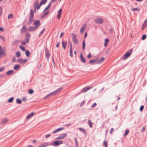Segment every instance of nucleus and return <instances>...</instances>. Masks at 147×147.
<instances>
[{
    "mask_svg": "<svg viewBox=\"0 0 147 147\" xmlns=\"http://www.w3.org/2000/svg\"><path fill=\"white\" fill-rule=\"evenodd\" d=\"M49 145V143L46 142L44 143L40 146H38V147H46Z\"/></svg>",
    "mask_w": 147,
    "mask_h": 147,
    "instance_id": "f3484780",
    "label": "nucleus"
},
{
    "mask_svg": "<svg viewBox=\"0 0 147 147\" xmlns=\"http://www.w3.org/2000/svg\"><path fill=\"white\" fill-rule=\"evenodd\" d=\"M67 135L66 134H62L60 136H59L57 137L56 139H64V138H65Z\"/></svg>",
    "mask_w": 147,
    "mask_h": 147,
    "instance_id": "1a4fd4ad",
    "label": "nucleus"
},
{
    "mask_svg": "<svg viewBox=\"0 0 147 147\" xmlns=\"http://www.w3.org/2000/svg\"><path fill=\"white\" fill-rule=\"evenodd\" d=\"M75 142L76 144V146L77 147L78 145V142L76 138L75 139Z\"/></svg>",
    "mask_w": 147,
    "mask_h": 147,
    "instance_id": "6e6d98bb",
    "label": "nucleus"
},
{
    "mask_svg": "<svg viewBox=\"0 0 147 147\" xmlns=\"http://www.w3.org/2000/svg\"><path fill=\"white\" fill-rule=\"evenodd\" d=\"M145 126H144L142 129V132H143L145 130Z\"/></svg>",
    "mask_w": 147,
    "mask_h": 147,
    "instance_id": "680f3d73",
    "label": "nucleus"
},
{
    "mask_svg": "<svg viewBox=\"0 0 147 147\" xmlns=\"http://www.w3.org/2000/svg\"><path fill=\"white\" fill-rule=\"evenodd\" d=\"M60 42H58L57 43V45H56V47H59V45H60Z\"/></svg>",
    "mask_w": 147,
    "mask_h": 147,
    "instance_id": "e2e57ef3",
    "label": "nucleus"
},
{
    "mask_svg": "<svg viewBox=\"0 0 147 147\" xmlns=\"http://www.w3.org/2000/svg\"><path fill=\"white\" fill-rule=\"evenodd\" d=\"M88 125H89V126L90 127H92V123L91 121H90V120L88 121Z\"/></svg>",
    "mask_w": 147,
    "mask_h": 147,
    "instance_id": "c85d7f7f",
    "label": "nucleus"
},
{
    "mask_svg": "<svg viewBox=\"0 0 147 147\" xmlns=\"http://www.w3.org/2000/svg\"><path fill=\"white\" fill-rule=\"evenodd\" d=\"M132 52V51L131 50L130 52H128L126 53L124 56V57L123 59V60H125L127 58L129 57L131 55Z\"/></svg>",
    "mask_w": 147,
    "mask_h": 147,
    "instance_id": "39448f33",
    "label": "nucleus"
},
{
    "mask_svg": "<svg viewBox=\"0 0 147 147\" xmlns=\"http://www.w3.org/2000/svg\"><path fill=\"white\" fill-rule=\"evenodd\" d=\"M144 108V106H143L142 105V106H141V107H140V111H142L143 110Z\"/></svg>",
    "mask_w": 147,
    "mask_h": 147,
    "instance_id": "de8ad7c7",
    "label": "nucleus"
},
{
    "mask_svg": "<svg viewBox=\"0 0 147 147\" xmlns=\"http://www.w3.org/2000/svg\"><path fill=\"white\" fill-rule=\"evenodd\" d=\"M62 11V9H60L57 12L58 14L57 15V18L59 20L60 19V18L61 16Z\"/></svg>",
    "mask_w": 147,
    "mask_h": 147,
    "instance_id": "6e6552de",
    "label": "nucleus"
},
{
    "mask_svg": "<svg viewBox=\"0 0 147 147\" xmlns=\"http://www.w3.org/2000/svg\"><path fill=\"white\" fill-rule=\"evenodd\" d=\"M39 3L38 2H36L34 5V8L35 9H39L40 8V4L39 5Z\"/></svg>",
    "mask_w": 147,
    "mask_h": 147,
    "instance_id": "9b49d317",
    "label": "nucleus"
},
{
    "mask_svg": "<svg viewBox=\"0 0 147 147\" xmlns=\"http://www.w3.org/2000/svg\"><path fill=\"white\" fill-rule=\"evenodd\" d=\"M86 24H84L83 26H82L80 29V32L81 33H83L85 29L86 28Z\"/></svg>",
    "mask_w": 147,
    "mask_h": 147,
    "instance_id": "f8f14e48",
    "label": "nucleus"
},
{
    "mask_svg": "<svg viewBox=\"0 0 147 147\" xmlns=\"http://www.w3.org/2000/svg\"><path fill=\"white\" fill-rule=\"evenodd\" d=\"M30 13H31V16H30V19L29 20V23H31V19L33 18L34 16L33 14V11L32 10V9L30 10Z\"/></svg>",
    "mask_w": 147,
    "mask_h": 147,
    "instance_id": "a211bd4d",
    "label": "nucleus"
},
{
    "mask_svg": "<svg viewBox=\"0 0 147 147\" xmlns=\"http://www.w3.org/2000/svg\"><path fill=\"white\" fill-rule=\"evenodd\" d=\"M96 105L97 104L96 103H94L92 105L91 107L92 108H94Z\"/></svg>",
    "mask_w": 147,
    "mask_h": 147,
    "instance_id": "3c124183",
    "label": "nucleus"
},
{
    "mask_svg": "<svg viewBox=\"0 0 147 147\" xmlns=\"http://www.w3.org/2000/svg\"><path fill=\"white\" fill-rule=\"evenodd\" d=\"M45 56L46 58L48 59L50 56V53L48 50L46 51Z\"/></svg>",
    "mask_w": 147,
    "mask_h": 147,
    "instance_id": "b1692460",
    "label": "nucleus"
},
{
    "mask_svg": "<svg viewBox=\"0 0 147 147\" xmlns=\"http://www.w3.org/2000/svg\"><path fill=\"white\" fill-rule=\"evenodd\" d=\"M0 38L4 41H5V39L4 37L0 35Z\"/></svg>",
    "mask_w": 147,
    "mask_h": 147,
    "instance_id": "603ef678",
    "label": "nucleus"
},
{
    "mask_svg": "<svg viewBox=\"0 0 147 147\" xmlns=\"http://www.w3.org/2000/svg\"><path fill=\"white\" fill-rule=\"evenodd\" d=\"M103 144L105 145V147H107V142L106 141H104L103 142Z\"/></svg>",
    "mask_w": 147,
    "mask_h": 147,
    "instance_id": "49530a36",
    "label": "nucleus"
},
{
    "mask_svg": "<svg viewBox=\"0 0 147 147\" xmlns=\"http://www.w3.org/2000/svg\"><path fill=\"white\" fill-rule=\"evenodd\" d=\"M34 25L37 28L40 25V21L39 20H35L34 22Z\"/></svg>",
    "mask_w": 147,
    "mask_h": 147,
    "instance_id": "20e7f679",
    "label": "nucleus"
},
{
    "mask_svg": "<svg viewBox=\"0 0 147 147\" xmlns=\"http://www.w3.org/2000/svg\"><path fill=\"white\" fill-rule=\"evenodd\" d=\"M16 57H19L20 56V53L19 51L17 52L16 53Z\"/></svg>",
    "mask_w": 147,
    "mask_h": 147,
    "instance_id": "4c0bfd02",
    "label": "nucleus"
},
{
    "mask_svg": "<svg viewBox=\"0 0 147 147\" xmlns=\"http://www.w3.org/2000/svg\"><path fill=\"white\" fill-rule=\"evenodd\" d=\"M27 30L26 27L25 26H23L21 30L22 33V34L23 33L26 32Z\"/></svg>",
    "mask_w": 147,
    "mask_h": 147,
    "instance_id": "2eb2a0df",
    "label": "nucleus"
},
{
    "mask_svg": "<svg viewBox=\"0 0 147 147\" xmlns=\"http://www.w3.org/2000/svg\"><path fill=\"white\" fill-rule=\"evenodd\" d=\"M97 59H91L89 61V63L90 64H92L94 63L96 61Z\"/></svg>",
    "mask_w": 147,
    "mask_h": 147,
    "instance_id": "a878e982",
    "label": "nucleus"
},
{
    "mask_svg": "<svg viewBox=\"0 0 147 147\" xmlns=\"http://www.w3.org/2000/svg\"><path fill=\"white\" fill-rule=\"evenodd\" d=\"M72 38V40L74 42L76 45H78L79 43V42L78 40L76 38V36L74 34H73Z\"/></svg>",
    "mask_w": 147,
    "mask_h": 147,
    "instance_id": "423d86ee",
    "label": "nucleus"
},
{
    "mask_svg": "<svg viewBox=\"0 0 147 147\" xmlns=\"http://www.w3.org/2000/svg\"><path fill=\"white\" fill-rule=\"evenodd\" d=\"M27 61V59H25L24 60H23V63H25Z\"/></svg>",
    "mask_w": 147,
    "mask_h": 147,
    "instance_id": "69168bd1",
    "label": "nucleus"
},
{
    "mask_svg": "<svg viewBox=\"0 0 147 147\" xmlns=\"http://www.w3.org/2000/svg\"><path fill=\"white\" fill-rule=\"evenodd\" d=\"M91 54L90 53H89L87 56V58L88 59H90L91 57Z\"/></svg>",
    "mask_w": 147,
    "mask_h": 147,
    "instance_id": "864d4df0",
    "label": "nucleus"
},
{
    "mask_svg": "<svg viewBox=\"0 0 147 147\" xmlns=\"http://www.w3.org/2000/svg\"><path fill=\"white\" fill-rule=\"evenodd\" d=\"M105 58L103 57H102L100 59L97 61V64H100L102 63L104 60Z\"/></svg>",
    "mask_w": 147,
    "mask_h": 147,
    "instance_id": "dca6fc26",
    "label": "nucleus"
},
{
    "mask_svg": "<svg viewBox=\"0 0 147 147\" xmlns=\"http://www.w3.org/2000/svg\"><path fill=\"white\" fill-rule=\"evenodd\" d=\"M69 54L70 56L71 57H72L73 56V55L72 53V49L70 50Z\"/></svg>",
    "mask_w": 147,
    "mask_h": 147,
    "instance_id": "79ce46f5",
    "label": "nucleus"
},
{
    "mask_svg": "<svg viewBox=\"0 0 147 147\" xmlns=\"http://www.w3.org/2000/svg\"><path fill=\"white\" fill-rule=\"evenodd\" d=\"M131 10L133 11L134 12L136 11H139L140 10V8L139 7H136L135 8L132 9Z\"/></svg>",
    "mask_w": 147,
    "mask_h": 147,
    "instance_id": "393cba45",
    "label": "nucleus"
},
{
    "mask_svg": "<svg viewBox=\"0 0 147 147\" xmlns=\"http://www.w3.org/2000/svg\"><path fill=\"white\" fill-rule=\"evenodd\" d=\"M14 99V98L13 97L10 98L8 101V102L9 103L12 102L13 101Z\"/></svg>",
    "mask_w": 147,
    "mask_h": 147,
    "instance_id": "72a5a7b5",
    "label": "nucleus"
},
{
    "mask_svg": "<svg viewBox=\"0 0 147 147\" xmlns=\"http://www.w3.org/2000/svg\"><path fill=\"white\" fill-rule=\"evenodd\" d=\"M63 129H64V128L63 127L58 128V129H55V130L54 131H53V134H55V133L57 132H59V131H60L63 130Z\"/></svg>",
    "mask_w": 147,
    "mask_h": 147,
    "instance_id": "ddd939ff",
    "label": "nucleus"
},
{
    "mask_svg": "<svg viewBox=\"0 0 147 147\" xmlns=\"http://www.w3.org/2000/svg\"><path fill=\"white\" fill-rule=\"evenodd\" d=\"M47 0H42L41 1L40 4V5H41L42 4H45Z\"/></svg>",
    "mask_w": 147,
    "mask_h": 147,
    "instance_id": "c756f323",
    "label": "nucleus"
},
{
    "mask_svg": "<svg viewBox=\"0 0 147 147\" xmlns=\"http://www.w3.org/2000/svg\"><path fill=\"white\" fill-rule=\"evenodd\" d=\"M62 47L64 49H65L67 45V43L66 42H64L63 41L62 42Z\"/></svg>",
    "mask_w": 147,
    "mask_h": 147,
    "instance_id": "5701e85b",
    "label": "nucleus"
},
{
    "mask_svg": "<svg viewBox=\"0 0 147 147\" xmlns=\"http://www.w3.org/2000/svg\"><path fill=\"white\" fill-rule=\"evenodd\" d=\"M51 3H50L45 8V9H44V11H46L47 9L48 8H49L50 7L51 5Z\"/></svg>",
    "mask_w": 147,
    "mask_h": 147,
    "instance_id": "a19ab883",
    "label": "nucleus"
},
{
    "mask_svg": "<svg viewBox=\"0 0 147 147\" xmlns=\"http://www.w3.org/2000/svg\"><path fill=\"white\" fill-rule=\"evenodd\" d=\"M16 61V59H15V58H13V59H12L13 62H15Z\"/></svg>",
    "mask_w": 147,
    "mask_h": 147,
    "instance_id": "774afa93",
    "label": "nucleus"
},
{
    "mask_svg": "<svg viewBox=\"0 0 147 147\" xmlns=\"http://www.w3.org/2000/svg\"><path fill=\"white\" fill-rule=\"evenodd\" d=\"M20 67L19 65H16L14 67V69L15 70H17L19 69Z\"/></svg>",
    "mask_w": 147,
    "mask_h": 147,
    "instance_id": "7c9ffc66",
    "label": "nucleus"
},
{
    "mask_svg": "<svg viewBox=\"0 0 147 147\" xmlns=\"http://www.w3.org/2000/svg\"><path fill=\"white\" fill-rule=\"evenodd\" d=\"M16 102L17 103L20 104L22 103V101L19 99H17L16 100Z\"/></svg>",
    "mask_w": 147,
    "mask_h": 147,
    "instance_id": "f704fd0d",
    "label": "nucleus"
},
{
    "mask_svg": "<svg viewBox=\"0 0 147 147\" xmlns=\"http://www.w3.org/2000/svg\"><path fill=\"white\" fill-rule=\"evenodd\" d=\"M63 143V142L61 141L57 140L55 141L53 143L52 145L55 146H58L60 144H62Z\"/></svg>",
    "mask_w": 147,
    "mask_h": 147,
    "instance_id": "7ed1b4c3",
    "label": "nucleus"
},
{
    "mask_svg": "<svg viewBox=\"0 0 147 147\" xmlns=\"http://www.w3.org/2000/svg\"><path fill=\"white\" fill-rule=\"evenodd\" d=\"M26 54L27 57H28L30 55V53L28 51H26Z\"/></svg>",
    "mask_w": 147,
    "mask_h": 147,
    "instance_id": "58836bf2",
    "label": "nucleus"
},
{
    "mask_svg": "<svg viewBox=\"0 0 147 147\" xmlns=\"http://www.w3.org/2000/svg\"><path fill=\"white\" fill-rule=\"evenodd\" d=\"M34 115V112H32L30 114H29L26 117V119H28L32 117H33Z\"/></svg>",
    "mask_w": 147,
    "mask_h": 147,
    "instance_id": "6ab92c4d",
    "label": "nucleus"
},
{
    "mask_svg": "<svg viewBox=\"0 0 147 147\" xmlns=\"http://www.w3.org/2000/svg\"><path fill=\"white\" fill-rule=\"evenodd\" d=\"M51 136V135L50 134H48L47 135H46L45 136V138H47L48 137H50Z\"/></svg>",
    "mask_w": 147,
    "mask_h": 147,
    "instance_id": "5fc2aeb1",
    "label": "nucleus"
},
{
    "mask_svg": "<svg viewBox=\"0 0 147 147\" xmlns=\"http://www.w3.org/2000/svg\"><path fill=\"white\" fill-rule=\"evenodd\" d=\"M147 20H146L144 23L142 25V30H144L147 26Z\"/></svg>",
    "mask_w": 147,
    "mask_h": 147,
    "instance_id": "4468645a",
    "label": "nucleus"
},
{
    "mask_svg": "<svg viewBox=\"0 0 147 147\" xmlns=\"http://www.w3.org/2000/svg\"><path fill=\"white\" fill-rule=\"evenodd\" d=\"M28 93L30 94H32L34 92V90L32 89H30L28 91Z\"/></svg>",
    "mask_w": 147,
    "mask_h": 147,
    "instance_id": "c9c22d12",
    "label": "nucleus"
},
{
    "mask_svg": "<svg viewBox=\"0 0 147 147\" xmlns=\"http://www.w3.org/2000/svg\"><path fill=\"white\" fill-rule=\"evenodd\" d=\"M4 31V29L2 27L0 28V31L3 32Z\"/></svg>",
    "mask_w": 147,
    "mask_h": 147,
    "instance_id": "13d9d810",
    "label": "nucleus"
},
{
    "mask_svg": "<svg viewBox=\"0 0 147 147\" xmlns=\"http://www.w3.org/2000/svg\"><path fill=\"white\" fill-rule=\"evenodd\" d=\"M78 129L82 132L85 135L86 134V130L85 129L80 128H78Z\"/></svg>",
    "mask_w": 147,
    "mask_h": 147,
    "instance_id": "aec40b11",
    "label": "nucleus"
},
{
    "mask_svg": "<svg viewBox=\"0 0 147 147\" xmlns=\"http://www.w3.org/2000/svg\"><path fill=\"white\" fill-rule=\"evenodd\" d=\"M29 39H29V38H26V42L28 43V42H29Z\"/></svg>",
    "mask_w": 147,
    "mask_h": 147,
    "instance_id": "338daca9",
    "label": "nucleus"
},
{
    "mask_svg": "<svg viewBox=\"0 0 147 147\" xmlns=\"http://www.w3.org/2000/svg\"><path fill=\"white\" fill-rule=\"evenodd\" d=\"M45 28H44L43 29V30L40 33V35L41 34H42L44 32L45 30Z\"/></svg>",
    "mask_w": 147,
    "mask_h": 147,
    "instance_id": "0e129e2a",
    "label": "nucleus"
},
{
    "mask_svg": "<svg viewBox=\"0 0 147 147\" xmlns=\"http://www.w3.org/2000/svg\"><path fill=\"white\" fill-rule=\"evenodd\" d=\"M49 13V11H47L46 12L45 14H44L42 16V18H43L45 16H46L47 15L48 13Z\"/></svg>",
    "mask_w": 147,
    "mask_h": 147,
    "instance_id": "09e8293b",
    "label": "nucleus"
},
{
    "mask_svg": "<svg viewBox=\"0 0 147 147\" xmlns=\"http://www.w3.org/2000/svg\"><path fill=\"white\" fill-rule=\"evenodd\" d=\"M21 45H26V43L22 41L21 42Z\"/></svg>",
    "mask_w": 147,
    "mask_h": 147,
    "instance_id": "052dcab7",
    "label": "nucleus"
},
{
    "mask_svg": "<svg viewBox=\"0 0 147 147\" xmlns=\"http://www.w3.org/2000/svg\"><path fill=\"white\" fill-rule=\"evenodd\" d=\"M20 48L23 51H24L25 50V49L24 47L20 46Z\"/></svg>",
    "mask_w": 147,
    "mask_h": 147,
    "instance_id": "a18cd8bd",
    "label": "nucleus"
},
{
    "mask_svg": "<svg viewBox=\"0 0 147 147\" xmlns=\"http://www.w3.org/2000/svg\"><path fill=\"white\" fill-rule=\"evenodd\" d=\"M9 121L8 119L7 118L3 119L0 123L1 124H5Z\"/></svg>",
    "mask_w": 147,
    "mask_h": 147,
    "instance_id": "0eeeda50",
    "label": "nucleus"
},
{
    "mask_svg": "<svg viewBox=\"0 0 147 147\" xmlns=\"http://www.w3.org/2000/svg\"><path fill=\"white\" fill-rule=\"evenodd\" d=\"M146 36L145 34H144L142 36V40H144L146 38Z\"/></svg>",
    "mask_w": 147,
    "mask_h": 147,
    "instance_id": "37998d69",
    "label": "nucleus"
},
{
    "mask_svg": "<svg viewBox=\"0 0 147 147\" xmlns=\"http://www.w3.org/2000/svg\"><path fill=\"white\" fill-rule=\"evenodd\" d=\"M94 21L96 24H102L103 23L104 20L101 18H98L94 19Z\"/></svg>",
    "mask_w": 147,
    "mask_h": 147,
    "instance_id": "f257e3e1",
    "label": "nucleus"
},
{
    "mask_svg": "<svg viewBox=\"0 0 147 147\" xmlns=\"http://www.w3.org/2000/svg\"><path fill=\"white\" fill-rule=\"evenodd\" d=\"M14 72V71L12 70H9L6 73V74L9 76L10 74H12Z\"/></svg>",
    "mask_w": 147,
    "mask_h": 147,
    "instance_id": "bb28decb",
    "label": "nucleus"
},
{
    "mask_svg": "<svg viewBox=\"0 0 147 147\" xmlns=\"http://www.w3.org/2000/svg\"><path fill=\"white\" fill-rule=\"evenodd\" d=\"M81 59L82 62L83 63H85L86 62V60L83 57L82 53L80 54Z\"/></svg>",
    "mask_w": 147,
    "mask_h": 147,
    "instance_id": "4be33fe9",
    "label": "nucleus"
},
{
    "mask_svg": "<svg viewBox=\"0 0 147 147\" xmlns=\"http://www.w3.org/2000/svg\"><path fill=\"white\" fill-rule=\"evenodd\" d=\"M37 28L35 26H31L29 27L27 30L33 32L37 29Z\"/></svg>",
    "mask_w": 147,
    "mask_h": 147,
    "instance_id": "9d476101",
    "label": "nucleus"
},
{
    "mask_svg": "<svg viewBox=\"0 0 147 147\" xmlns=\"http://www.w3.org/2000/svg\"><path fill=\"white\" fill-rule=\"evenodd\" d=\"M13 15L12 13L10 14L8 16V19H9L10 18H13Z\"/></svg>",
    "mask_w": 147,
    "mask_h": 147,
    "instance_id": "473e14b6",
    "label": "nucleus"
},
{
    "mask_svg": "<svg viewBox=\"0 0 147 147\" xmlns=\"http://www.w3.org/2000/svg\"><path fill=\"white\" fill-rule=\"evenodd\" d=\"M85 40H83L82 44L83 49L84 50L85 49Z\"/></svg>",
    "mask_w": 147,
    "mask_h": 147,
    "instance_id": "ea45409f",
    "label": "nucleus"
},
{
    "mask_svg": "<svg viewBox=\"0 0 147 147\" xmlns=\"http://www.w3.org/2000/svg\"><path fill=\"white\" fill-rule=\"evenodd\" d=\"M114 129L113 128H112L111 129L110 131V133L111 134H112L114 131Z\"/></svg>",
    "mask_w": 147,
    "mask_h": 147,
    "instance_id": "8fccbe9b",
    "label": "nucleus"
},
{
    "mask_svg": "<svg viewBox=\"0 0 147 147\" xmlns=\"http://www.w3.org/2000/svg\"><path fill=\"white\" fill-rule=\"evenodd\" d=\"M26 38L30 39V34L28 33H27L26 34Z\"/></svg>",
    "mask_w": 147,
    "mask_h": 147,
    "instance_id": "e433bc0d",
    "label": "nucleus"
},
{
    "mask_svg": "<svg viewBox=\"0 0 147 147\" xmlns=\"http://www.w3.org/2000/svg\"><path fill=\"white\" fill-rule=\"evenodd\" d=\"M17 62L20 63H23V59L21 58L19 59L18 60Z\"/></svg>",
    "mask_w": 147,
    "mask_h": 147,
    "instance_id": "2f4dec72",
    "label": "nucleus"
},
{
    "mask_svg": "<svg viewBox=\"0 0 147 147\" xmlns=\"http://www.w3.org/2000/svg\"><path fill=\"white\" fill-rule=\"evenodd\" d=\"M109 40L108 39H107V38H106L105 40V43L104 44V45L106 47L107 44V43L109 42Z\"/></svg>",
    "mask_w": 147,
    "mask_h": 147,
    "instance_id": "cd10ccee",
    "label": "nucleus"
},
{
    "mask_svg": "<svg viewBox=\"0 0 147 147\" xmlns=\"http://www.w3.org/2000/svg\"><path fill=\"white\" fill-rule=\"evenodd\" d=\"M57 0H51V2L50 3H51V4L52 3H54Z\"/></svg>",
    "mask_w": 147,
    "mask_h": 147,
    "instance_id": "bf43d9fd",
    "label": "nucleus"
},
{
    "mask_svg": "<svg viewBox=\"0 0 147 147\" xmlns=\"http://www.w3.org/2000/svg\"><path fill=\"white\" fill-rule=\"evenodd\" d=\"M90 88H92V87H88L86 88H83L82 90V92H86L87 90H89Z\"/></svg>",
    "mask_w": 147,
    "mask_h": 147,
    "instance_id": "412c9836",
    "label": "nucleus"
},
{
    "mask_svg": "<svg viewBox=\"0 0 147 147\" xmlns=\"http://www.w3.org/2000/svg\"><path fill=\"white\" fill-rule=\"evenodd\" d=\"M129 130H126V131L125 133L124 134V136H126L129 133Z\"/></svg>",
    "mask_w": 147,
    "mask_h": 147,
    "instance_id": "c03bdc74",
    "label": "nucleus"
},
{
    "mask_svg": "<svg viewBox=\"0 0 147 147\" xmlns=\"http://www.w3.org/2000/svg\"><path fill=\"white\" fill-rule=\"evenodd\" d=\"M4 69V67H2L1 68H0V72L2 71Z\"/></svg>",
    "mask_w": 147,
    "mask_h": 147,
    "instance_id": "4d7b16f0",
    "label": "nucleus"
},
{
    "mask_svg": "<svg viewBox=\"0 0 147 147\" xmlns=\"http://www.w3.org/2000/svg\"><path fill=\"white\" fill-rule=\"evenodd\" d=\"M62 89V88H59L57 90L53 92H51L50 93V94H48L47 96V97H49L51 96H53V95H55L57 92H58L60 91Z\"/></svg>",
    "mask_w": 147,
    "mask_h": 147,
    "instance_id": "f03ea898",
    "label": "nucleus"
}]
</instances>
